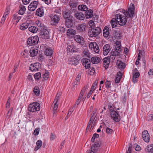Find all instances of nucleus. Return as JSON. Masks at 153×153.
Here are the masks:
<instances>
[{
	"label": "nucleus",
	"instance_id": "2f4dec72",
	"mask_svg": "<svg viewBox=\"0 0 153 153\" xmlns=\"http://www.w3.org/2000/svg\"><path fill=\"white\" fill-rule=\"evenodd\" d=\"M109 28L107 26H105L103 30V35L104 37H107L109 34Z\"/></svg>",
	"mask_w": 153,
	"mask_h": 153
},
{
	"label": "nucleus",
	"instance_id": "c9c22d12",
	"mask_svg": "<svg viewBox=\"0 0 153 153\" xmlns=\"http://www.w3.org/2000/svg\"><path fill=\"white\" fill-rule=\"evenodd\" d=\"M63 16L64 18L71 15L70 12L68 10L65 9L63 10Z\"/></svg>",
	"mask_w": 153,
	"mask_h": 153
},
{
	"label": "nucleus",
	"instance_id": "a211bd4d",
	"mask_svg": "<svg viewBox=\"0 0 153 153\" xmlns=\"http://www.w3.org/2000/svg\"><path fill=\"white\" fill-rule=\"evenodd\" d=\"M69 4L71 7V11L75 12L77 9V4L73 2H70Z\"/></svg>",
	"mask_w": 153,
	"mask_h": 153
},
{
	"label": "nucleus",
	"instance_id": "49530a36",
	"mask_svg": "<svg viewBox=\"0 0 153 153\" xmlns=\"http://www.w3.org/2000/svg\"><path fill=\"white\" fill-rule=\"evenodd\" d=\"M111 81H110L107 80L105 82V86L106 88L108 89L109 88H111Z\"/></svg>",
	"mask_w": 153,
	"mask_h": 153
},
{
	"label": "nucleus",
	"instance_id": "5fc2aeb1",
	"mask_svg": "<svg viewBox=\"0 0 153 153\" xmlns=\"http://www.w3.org/2000/svg\"><path fill=\"white\" fill-rule=\"evenodd\" d=\"M108 108L109 109L111 112L113 111H114V108L112 107V106L111 104H110V103H109L108 104Z\"/></svg>",
	"mask_w": 153,
	"mask_h": 153
},
{
	"label": "nucleus",
	"instance_id": "2eb2a0df",
	"mask_svg": "<svg viewBox=\"0 0 153 153\" xmlns=\"http://www.w3.org/2000/svg\"><path fill=\"white\" fill-rule=\"evenodd\" d=\"M86 28V24L85 23L79 24L77 27V30L79 32H82L85 31Z\"/></svg>",
	"mask_w": 153,
	"mask_h": 153
},
{
	"label": "nucleus",
	"instance_id": "4be33fe9",
	"mask_svg": "<svg viewBox=\"0 0 153 153\" xmlns=\"http://www.w3.org/2000/svg\"><path fill=\"white\" fill-rule=\"evenodd\" d=\"M85 15L87 19H89L92 17L93 15L92 10L90 9L87 10L85 13Z\"/></svg>",
	"mask_w": 153,
	"mask_h": 153
},
{
	"label": "nucleus",
	"instance_id": "a18cd8bd",
	"mask_svg": "<svg viewBox=\"0 0 153 153\" xmlns=\"http://www.w3.org/2000/svg\"><path fill=\"white\" fill-rule=\"evenodd\" d=\"M93 51H94V52L97 53L99 52V48L98 45H97L96 43L95 45H94V46L93 48Z\"/></svg>",
	"mask_w": 153,
	"mask_h": 153
},
{
	"label": "nucleus",
	"instance_id": "79ce46f5",
	"mask_svg": "<svg viewBox=\"0 0 153 153\" xmlns=\"http://www.w3.org/2000/svg\"><path fill=\"white\" fill-rule=\"evenodd\" d=\"M146 151L149 152L153 153V144L147 146L146 148Z\"/></svg>",
	"mask_w": 153,
	"mask_h": 153
},
{
	"label": "nucleus",
	"instance_id": "4c0bfd02",
	"mask_svg": "<svg viewBox=\"0 0 153 153\" xmlns=\"http://www.w3.org/2000/svg\"><path fill=\"white\" fill-rule=\"evenodd\" d=\"M28 30L30 32L35 33L37 32L38 30V28H37L36 26H32L29 27Z\"/></svg>",
	"mask_w": 153,
	"mask_h": 153
},
{
	"label": "nucleus",
	"instance_id": "6ab92c4d",
	"mask_svg": "<svg viewBox=\"0 0 153 153\" xmlns=\"http://www.w3.org/2000/svg\"><path fill=\"white\" fill-rule=\"evenodd\" d=\"M38 52V48H31L30 50V55L31 56L33 57L36 56Z\"/></svg>",
	"mask_w": 153,
	"mask_h": 153
},
{
	"label": "nucleus",
	"instance_id": "0eeeda50",
	"mask_svg": "<svg viewBox=\"0 0 153 153\" xmlns=\"http://www.w3.org/2000/svg\"><path fill=\"white\" fill-rule=\"evenodd\" d=\"M65 25L68 28L72 27L73 26V17L71 15L65 18Z\"/></svg>",
	"mask_w": 153,
	"mask_h": 153
},
{
	"label": "nucleus",
	"instance_id": "f704fd0d",
	"mask_svg": "<svg viewBox=\"0 0 153 153\" xmlns=\"http://www.w3.org/2000/svg\"><path fill=\"white\" fill-rule=\"evenodd\" d=\"M58 94H57L56 96L54 101V102H55V103L54 104V106L53 107V109L55 111H56V110H57L58 107V105H57L56 103L58 101L59 96L60 95V94H59V96H58Z\"/></svg>",
	"mask_w": 153,
	"mask_h": 153
},
{
	"label": "nucleus",
	"instance_id": "58836bf2",
	"mask_svg": "<svg viewBox=\"0 0 153 153\" xmlns=\"http://www.w3.org/2000/svg\"><path fill=\"white\" fill-rule=\"evenodd\" d=\"M88 8L86 5L83 4L79 5L78 6V9L82 11H86L88 10Z\"/></svg>",
	"mask_w": 153,
	"mask_h": 153
},
{
	"label": "nucleus",
	"instance_id": "4468645a",
	"mask_svg": "<svg viewBox=\"0 0 153 153\" xmlns=\"http://www.w3.org/2000/svg\"><path fill=\"white\" fill-rule=\"evenodd\" d=\"M142 137L143 140L146 142H149L150 140V136L148 131L144 130L142 133Z\"/></svg>",
	"mask_w": 153,
	"mask_h": 153
},
{
	"label": "nucleus",
	"instance_id": "9d476101",
	"mask_svg": "<svg viewBox=\"0 0 153 153\" xmlns=\"http://www.w3.org/2000/svg\"><path fill=\"white\" fill-rule=\"evenodd\" d=\"M51 24L53 25H56L60 20L59 16L56 15L51 16Z\"/></svg>",
	"mask_w": 153,
	"mask_h": 153
},
{
	"label": "nucleus",
	"instance_id": "bb28decb",
	"mask_svg": "<svg viewBox=\"0 0 153 153\" xmlns=\"http://www.w3.org/2000/svg\"><path fill=\"white\" fill-rule=\"evenodd\" d=\"M117 65L118 68L120 69H123L125 67V64L123 62L118 60L117 62Z\"/></svg>",
	"mask_w": 153,
	"mask_h": 153
},
{
	"label": "nucleus",
	"instance_id": "ea45409f",
	"mask_svg": "<svg viewBox=\"0 0 153 153\" xmlns=\"http://www.w3.org/2000/svg\"><path fill=\"white\" fill-rule=\"evenodd\" d=\"M67 33L69 35H74L76 33V31L75 30L72 29L70 28L67 30Z\"/></svg>",
	"mask_w": 153,
	"mask_h": 153
},
{
	"label": "nucleus",
	"instance_id": "864d4df0",
	"mask_svg": "<svg viewBox=\"0 0 153 153\" xmlns=\"http://www.w3.org/2000/svg\"><path fill=\"white\" fill-rule=\"evenodd\" d=\"M89 87V86L88 85V84H87L86 85H85L82 89L80 93H82L83 94H84V92H85L86 90L88 89Z\"/></svg>",
	"mask_w": 153,
	"mask_h": 153
},
{
	"label": "nucleus",
	"instance_id": "f03ea898",
	"mask_svg": "<svg viewBox=\"0 0 153 153\" xmlns=\"http://www.w3.org/2000/svg\"><path fill=\"white\" fill-rule=\"evenodd\" d=\"M40 104L39 103L36 102H33L30 104L28 107L29 111L34 112L39 111L40 110Z\"/></svg>",
	"mask_w": 153,
	"mask_h": 153
},
{
	"label": "nucleus",
	"instance_id": "37998d69",
	"mask_svg": "<svg viewBox=\"0 0 153 153\" xmlns=\"http://www.w3.org/2000/svg\"><path fill=\"white\" fill-rule=\"evenodd\" d=\"M33 92L36 96H39L40 94L39 87L37 86H35L34 88Z\"/></svg>",
	"mask_w": 153,
	"mask_h": 153
},
{
	"label": "nucleus",
	"instance_id": "8fccbe9b",
	"mask_svg": "<svg viewBox=\"0 0 153 153\" xmlns=\"http://www.w3.org/2000/svg\"><path fill=\"white\" fill-rule=\"evenodd\" d=\"M49 73L48 72H46L44 74L42 75V77L44 78L45 80H47L48 78L49 77Z\"/></svg>",
	"mask_w": 153,
	"mask_h": 153
},
{
	"label": "nucleus",
	"instance_id": "39448f33",
	"mask_svg": "<svg viewBox=\"0 0 153 153\" xmlns=\"http://www.w3.org/2000/svg\"><path fill=\"white\" fill-rule=\"evenodd\" d=\"M74 40L82 46L84 47L86 46L84 38L80 35H76L74 37Z\"/></svg>",
	"mask_w": 153,
	"mask_h": 153
},
{
	"label": "nucleus",
	"instance_id": "1a4fd4ad",
	"mask_svg": "<svg viewBox=\"0 0 153 153\" xmlns=\"http://www.w3.org/2000/svg\"><path fill=\"white\" fill-rule=\"evenodd\" d=\"M89 24L91 28L89 29L88 33V35L89 37L91 38L96 37L97 36L96 33L94 32V30L92 28V26H93V24H94V23L93 22H91L89 23Z\"/></svg>",
	"mask_w": 153,
	"mask_h": 153
},
{
	"label": "nucleus",
	"instance_id": "e2e57ef3",
	"mask_svg": "<svg viewBox=\"0 0 153 153\" xmlns=\"http://www.w3.org/2000/svg\"><path fill=\"white\" fill-rule=\"evenodd\" d=\"M5 19H6L5 17L4 16H3L2 18L1 21L0 22V25L1 26L4 23Z\"/></svg>",
	"mask_w": 153,
	"mask_h": 153
},
{
	"label": "nucleus",
	"instance_id": "052dcab7",
	"mask_svg": "<svg viewBox=\"0 0 153 153\" xmlns=\"http://www.w3.org/2000/svg\"><path fill=\"white\" fill-rule=\"evenodd\" d=\"M95 42H91L90 43L89 45V47L90 48H93L94 47V45H95Z\"/></svg>",
	"mask_w": 153,
	"mask_h": 153
},
{
	"label": "nucleus",
	"instance_id": "412c9836",
	"mask_svg": "<svg viewBox=\"0 0 153 153\" xmlns=\"http://www.w3.org/2000/svg\"><path fill=\"white\" fill-rule=\"evenodd\" d=\"M111 55L110 56H108V59L110 62H113L115 58V56H117L116 52L114 51H112L111 53Z\"/></svg>",
	"mask_w": 153,
	"mask_h": 153
},
{
	"label": "nucleus",
	"instance_id": "ddd939ff",
	"mask_svg": "<svg viewBox=\"0 0 153 153\" xmlns=\"http://www.w3.org/2000/svg\"><path fill=\"white\" fill-rule=\"evenodd\" d=\"M37 5V1H32L28 6V9L30 11H34L36 8Z\"/></svg>",
	"mask_w": 153,
	"mask_h": 153
},
{
	"label": "nucleus",
	"instance_id": "de8ad7c7",
	"mask_svg": "<svg viewBox=\"0 0 153 153\" xmlns=\"http://www.w3.org/2000/svg\"><path fill=\"white\" fill-rule=\"evenodd\" d=\"M106 133L108 134H111L114 132L112 129L108 127H107L106 129Z\"/></svg>",
	"mask_w": 153,
	"mask_h": 153
},
{
	"label": "nucleus",
	"instance_id": "3c124183",
	"mask_svg": "<svg viewBox=\"0 0 153 153\" xmlns=\"http://www.w3.org/2000/svg\"><path fill=\"white\" fill-rule=\"evenodd\" d=\"M84 56H86L88 58H90V53L88 51H84L83 52Z\"/></svg>",
	"mask_w": 153,
	"mask_h": 153
},
{
	"label": "nucleus",
	"instance_id": "393cba45",
	"mask_svg": "<svg viewBox=\"0 0 153 153\" xmlns=\"http://www.w3.org/2000/svg\"><path fill=\"white\" fill-rule=\"evenodd\" d=\"M91 62L94 64H98L100 61V58L97 56H94L91 58Z\"/></svg>",
	"mask_w": 153,
	"mask_h": 153
},
{
	"label": "nucleus",
	"instance_id": "774afa93",
	"mask_svg": "<svg viewBox=\"0 0 153 153\" xmlns=\"http://www.w3.org/2000/svg\"><path fill=\"white\" fill-rule=\"evenodd\" d=\"M148 120H153V114H151L147 117Z\"/></svg>",
	"mask_w": 153,
	"mask_h": 153
},
{
	"label": "nucleus",
	"instance_id": "c756f323",
	"mask_svg": "<svg viewBox=\"0 0 153 153\" xmlns=\"http://www.w3.org/2000/svg\"><path fill=\"white\" fill-rule=\"evenodd\" d=\"M94 24H93V26H92V28L94 30V32L96 33V35L97 36L102 32V30L101 28L99 27H94Z\"/></svg>",
	"mask_w": 153,
	"mask_h": 153
},
{
	"label": "nucleus",
	"instance_id": "bf43d9fd",
	"mask_svg": "<svg viewBox=\"0 0 153 153\" xmlns=\"http://www.w3.org/2000/svg\"><path fill=\"white\" fill-rule=\"evenodd\" d=\"M10 97H8L6 105V108L8 107L9 108L10 106Z\"/></svg>",
	"mask_w": 153,
	"mask_h": 153
},
{
	"label": "nucleus",
	"instance_id": "20e7f679",
	"mask_svg": "<svg viewBox=\"0 0 153 153\" xmlns=\"http://www.w3.org/2000/svg\"><path fill=\"white\" fill-rule=\"evenodd\" d=\"M39 36L40 38L45 39H49L50 37L49 32L46 27L40 30Z\"/></svg>",
	"mask_w": 153,
	"mask_h": 153
},
{
	"label": "nucleus",
	"instance_id": "e433bc0d",
	"mask_svg": "<svg viewBox=\"0 0 153 153\" xmlns=\"http://www.w3.org/2000/svg\"><path fill=\"white\" fill-rule=\"evenodd\" d=\"M36 22L37 26L39 27V29L40 30L46 27L44 24L42 23L41 21H37Z\"/></svg>",
	"mask_w": 153,
	"mask_h": 153
},
{
	"label": "nucleus",
	"instance_id": "9b49d317",
	"mask_svg": "<svg viewBox=\"0 0 153 153\" xmlns=\"http://www.w3.org/2000/svg\"><path fill=\"white\" fill-rule=\"evenodd\" d=\"M41 65L39 63H36L31 64L30 66V69L32 71H36L39 70L41 68Z\"/></svg>",
	"mask_w": 153,
	"mask_h": 153
},
{
	"label": "nucleus",
	"instance_id": "c85d7f7f",
	"mask_svg": "<svg viewBox=\"0 0 153 153\" xmlns=\"http://www.w3.org/2000/svg\"><path fill=\"white\" fill-rule=\"evenodd\" d=\"M75 48L76 47L73 44L68 45L67 48V51L69 52H74L75 51Z\"/></svg>",
	"mask_w": 153,
	"mask_h": 153
},
{
	"label": "nucleus",
	"instance_id": "a878e982",
	"mask_svg": "<svg viewBox=\"0 0 153 153\" xmlns=\"http://www.w3.org/2000/svg\"><path fill=\"white\" fill-rule=\"evenodd\" d=\"M122 76V74L120 71H119L117 74V76L115 79V81L116 83H119Z\"/></svg>",
	"mask_w": 153,
	"mask_h": 153
},
{
	"label": "nucleus",
	"instance_id": "b1692460",
	"mask_svg": "<svg viewBox=\"0 0 153 153\" xmlns=\"http://www.w3.org/2000/svg\"><path fill=\"white\" fill-rule=\"evenodd\" d=\"M53 49L50 48H47L45 51V54L47 56H51L53 53Z\"/></svg>",
	"mask_w": 153,
	"mask_h": 153
},
{
	"label": "nucleus",
	"instance_id": "c03bdc74",
	"mask_svg": "<svg viewBox=\"0 0 153 153\" xmlns=\"http://www.w3.org/2000/svg\"><path fill=\"white\" fill-rule=\"evenodd\" d=\"M121 46H116L115 47V52L117 56H119V54L121 52Z\"/></svg>",
	"mask_w": 153,
	"mask_h": 153
},
{
	"label": "nucleus",
	"instance_id": "aec40b11",
	"mask_svg": "<svg viewBox=\"0 0 153 153\" xmlns=\"http://www.w3.org/2000/svg\"><path fill=\"white\" fill-rule=\"evenodd\" d=\"M26 8L24 5L20 4L19 8V10L18 11V13L19 14L21 15H23L26 11Z\"/></svg>",
	"mask_w": 153,
	"mask_h": 153
},
{
	"label": "nucleus",
	"instance_id": "7c9ffc66",
	"mask_svg": "<svg viewBox=\"0 0 153 153\" xmlns=\"http://www.w3.org/2000/svg\"><path fill=\"white\" fill-rule=\"evenodd\" d=\"M36 14L39 16H43L44 15V10L42 8H39L36 10Z\"/></svg>",
	"mask_w": 153,
	"mask_h": 153
},
{
	"label": "nucleus",
	"instance_id": "5701e85b",
	"mask_svg": "<svg viewBox=\"0 0 153 153\" xmlns=\"http://www.w3.org/2000/svg\"><path fill=\"white\" fill-rule=\"evenodd\" d=\"M101 143L100 142H95L94 145H92L91 147V149L93 150H97L100 146Z\"/></svg>",
	"mask_w": 153,
	"mask_h": 153
},
{
	"label": "nucleus",
	"instance_id": "6e6d98bb",
	"mask_svg": "<svg viewBox=\"0 0 153 153\" xmlns=\"http://www.w3.org/2000/svg\"><path fill=\"white\" fill-rule=\"evenodd\" d=\"M39 128H38L37 129L36 128L34 130V131L33 132V134L35 136L39 134Z\"/></svg>",
	"mask_w": 153,
	"mask_h": 153
},
{
	"label": "nucleus",
	"instance_id": "423d86ee",
	"mask_svg": "<svg viewBox=\"0 0 153 153\" xmlns=\"http://www.w3.org/2000/svg\"><path fill=\"white\" fill-rule=\"evenodd\" d=\"M79 56L77 55L75 56H73L68 59L69 63L71 65H77L79 62Z\"/></svg>",
	"mask_w": 153,
	"mask_h": 153
},
{
	"label": "nucleus",
	"instance_id": "cd10ccee",
	"mask_svg": "<svg viewBox=\"0 0 153 153\" xmlns=\"http://www.w3.org/2000/svg\"><path fill=\"white\" fill-rule=\"evenodd\" d=\"M103 65L105 68H108L110 61L108 59V57H105L103 59Z\"/></svg>",
	"mask_w": 153,
	"mask_h": 153
},
{
	"label": "nucleus",
	"instance_id": "7ed1b4c3",
	"mask_svg": "<svg viewBox=\"0 0 153 153\" xmlns=\"http://www.w3.org/2000/svg\"><path fill=\"white\" fill-rule=\"evenodd\" d=\"M39 41V38L37 36H31L28 38L27 43L28 45H35L37 44Z\"/></svg>",
	"mask_w": 153,
	"mask_h": 153
},
{
	"label": "nucleus",
	"instance_id": "4d7b16f0",
	"mask_svg": "<svg viewBox=\"0 0 153 153\" xmlns=\"http://www.w3.org/2000/svg\"><path fill=\"white\" fill-rule=\"evenodd\" d=\"M94 117H93V115L91 116V118L90 119V120H89V121L88 122V125L91 126V124L92 123V122H93V120H94Z\"/></svg>",
	"mask_w": 153,
	"mask_h": 153
},
{
	"label": "nucleus",
	"instance_id": "69168bd1",
	"mask_svg": "<svg viewBox=\"0 0 153 153\" xmlns=\"http://www.w3.org/2000/svg\"><path fill=\"white\" fill-rule=\"evenodd\" d=\"M56 137L55 135L51 133L50 137V140H53Z\"/></svg>",
	"mask_w": 153,
	"mask_h": 153
},
{
	"label": "nucleus",
	"instance_id": "680f3d73",
	"mask_svg": "<svg viewBox=\"0 0 153 153\" xmlns=\"http://www.w3.org/2000/svg\"><path fill=\"white\" fill-rule=\"evenodd\" d=\"M19 65V63H16L15 64L13 68V73H15L16 71L17 68Z\"/></svg>",
	"mask_w": 153,
	"mask_h": 153
},
{
	"label": "nucleus",
	"instance_id": "338daca9",
	"mask_svg": "<svg viewBox=\"0 0 153 153\" xmlns=\"http://www.w3.org/2000/svg\"><path fill=\"white\" fill-rule=\"evenodd\" d=\"M132 147V145L131 144H130L128 147V150L126 153H131Z\"/></svg>",
	"mask_w": 153,
	"mask_h": 153
},
{
	"label": "nucleus",
	"instance_id": "f8f14e48",
	"mask_svg": "<svg viewBox=\"0 0 153 153\" xmlns=\"http://www.w3.org/2000/svg\"><path fill=\"white\" fill-rule=\"evenodd\" d=\"M82 65L87 69L89 68L90 67L91 61L89 59L83 58L82 60Z\"/></svg>",
	"mask_w": 153,
	"mask_h": 153
},
{
	"label": "nucleus",
	"instance_id": "09e8293b",
	"mask_svg": "<svg viewBox=\"0 0 153 153\" xmlns=\"http://www.w3.org/2000/svg\"><path fill=\"white\" fill-rule=\"evenodd\" d=\"M34 78L38 80L41 78V74L40 72L35 74L34 75Z\"/></svg>",
	"mask_w": 153,
	"mask_h": 153
},
{
	"label": "nucleus",
	"instance_id": "f257e3e1",
	"mask_svg": "<svg viewBox=\"0 0 153 153\" xmlns=\"http://www.w3.org/2000/svg\"><path fill=\"white\" fill-rule=\"evenodd\" d=\"M135 10L134 5L131 3L128 8V10H123L122 13L125 15L120 14L116 15V18L117 20L118 24L120 25H125L127 22L126 18H132L134 17Z\"/></svg>",
	"mask_w": 153,
	"mask_h": 153
},
{
	"label": "nucleus",
	"instance_id": "0e129e2a",
	"mask_svg": "<svg viewBox=\"0 0 153 153\" xmlns=\"http://www.w3.org/2000/svg\"><path fill=\"white\" fill-rule=\"evenodd\" d=\"M13 110V109L12 108H10L7 112V115L9 117H10L12 114Z\"/></svg>",
	"mask_w": 153,
	"mask_h": 153
},
{
	"label": "nucleus",
	"instance_id": "dca6fc26",
	"mask_svg": "<svg viewBox=\"0 0 153 153\" xmlns=\"http://www.w3.org/2000/svg\"><path fill=\"white\" fill-rule=\"evenodd\" d=\"M111 50L109 45L107 44L105 45L103 48V54L104 55H106L108 54Z\"/></svg>",
	"mask_w": 153,
	"mask_h": 153
},
{
	"label": "nucleus",
	"instance_id": "a19ab883",
	"mask_svg": "<svg viewBox=\"0 0 153 153\" xmlns=\"http://www.w3.org/2000/svg\"><path fill=\"white\" fill-rule=\"evenodd\" d=\"M21 19V17L18 14H14L13 16V21L16 20V23H18Z\"/></svg>",
	"mask_w": 153,
	"mask_h": 153
},
{
	"label": "nucleus",
	"instance_id": "13d9d810",
	"mask_svg": "<svg viewBox=\"0 0 153 153\" xmlns=\"http://www.w3.org/2000/svg\"><path fill=\"white\" fill-rule=\"evenodd\" d=\"M97 82H98L97 81H96L94 82L92 85L91 88V90L92 91L94 90V87L96 85H97Z\"/></svg>",
	"mask_w": 153,
	"mask_h": 153
},
{
	"label": "nucleus",
	"instance_id": "6e6552de",
	"mask_svg": "<svg viewBox=\"0 0 153 153\" xmlns=\"http://www.w3.org/2000/svg\"><path fill=\"white\" fill-rule=\"evenodd\" d=\"M110 114L111 118L114 121L118 122L120 120V115L116 111H112L110 112Z\"/></svg>",
	"mask_w": 153,
	"mask_h": 153
},
{
	"label": "nucleus",
	"instance_id": "72a5a7b5",
	"mask_svg": "<svg viewBox=\"0 0 153 153\" xmlns=\"http://www.w3.org/2000/svg\"><path fill=\"white\" fill-rule=\"evenodd\" d=\"M29 25V24L27 22L24 23L20 25L19 28L22 30H24L28 27Z\"/></svg>",
	"mask_w": 153,
	"mask_h": 153
},
{
	"label": "nucleus",
	"instance_id": "603ef678",
	"mask_svg": "<svg viewBox=\"0 0 153 153\" xmlns=\"http://www.w3.org/2000/svg\"><path fill=\"white\" fill-rule=\"evenodd\" d=\"M99 137V135L98 134L95 133L94 134L93 136V137H92L91 139V141L92 142H94V140L95 138H97Z\"/></svg>",
	"mask_w": 153,
	"mask_h": 153
},
{
	"label": "nucleus",
	"instance_id": "473e14b6",
	"mask_svg": "<svg viewBox=\"0 0 153 153\" xmlns=\"http://www.w3.org/2000/svg\"><path fill=\"white\" fill-rule=\"evenodd\" d=\"M42 142L41 140H38L36 142V146L34 148V151H36L39 149L42 146Z\"/></svg>",
	"mask_w": 153,
	"mask_h": 153
},
{
	"label": "nucleus",
	"instance_id": "f3484780",
	"mask_svg": "<svg viewBox=\"0 0 153 153\" xmlns=\"http://www.w3.org/2000/svg\"><path fill=\"white\" fill-rule=\"evenodd\" d=\"M75 18L79 20H83L85 18L84 15L82 12H77L74 14Z\"/></svg>",
	"mask_w": 153,
	"mask_h": 153
}]
</instances>
